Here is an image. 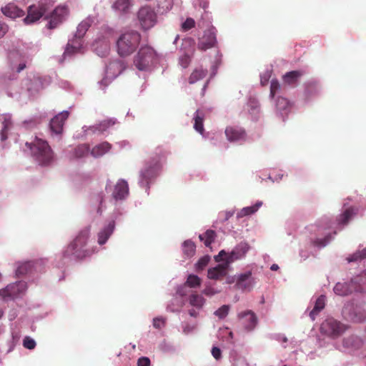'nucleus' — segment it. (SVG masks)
Here are the masks:
<instances>
[{
  "label": "nucleus",
  "mask_w": 366,
  "mask_h": 366,
  "mask_svg": "<svg viewBox=\"0 0 366 366\" xmlns=\"http://www.w3.org/2000/svg\"><path fill=\"white\" fill-rule=\"evenodd\" d=\"M352 284L347 282H337L334 287V292L336 295L340 296H346L352 293Z\"/></svg>",
  "instance_id": "b1692460"
},
{
  "label": "nucleus",
  "mask_w": 366,
  "mask_h": 366,
  "mask_svg": "<svg viewBox=\"0 0 366 366\" xmlns=\"http://www.w3.org/2000/svg\"><path fill=\"white\" fill-rule=\"evenodd\" d=\"M129 194V186L127 182L124 179H119L112 193V197L115 200H122L125 199Z\"/></svg>",
  "instance_id": "f3484780"
},
{
  "label": "nucleus",
  "mask_w": 366,
  "mask_h": 366,
  "mask_svg": "<svg viewBox=\"0 0 366 366\" xmlns=\"http://www.w3.org/2000/svg\"><path fill=\"white\" fill-rule=\"evenodd\" d=\"M189 302L192 306L201 308L204 303V299L200 295L192 294L189 297Z\"/></svg>",
  "instance_id": "e433bc0d"
},
{
  "label": "nucleus",
  "mask_w": 366,
  "mask_h": 366,
  "mask_svg": "<svg viewBox=\"0 0 366 366\" xmlns=\"http://www.w3.org/2000/svg\"><path fill=\"white\" fill-rule=\"evenodd\" d=\"M216 43V29L214 27H211L204 31L202 38L199 39L197 48L201 51H206L214 47Z\"/></svg>",
  "instance_id": "9b49d317"
},
{
  "label": "nucleus",
  "mask_w": 366,
  "mask_h": 366,
  "mask_svg": "<svg viewBox=\"0 0 366 366\" xmlns=\"http://www.w3.org/2000/svg\"><path fill=\"white\" fill-rule=\"evenodd\" d=\"M207 74V70L202 68H197L189 77V83L194 84L197 81L203 79Z\"/></svg>",
  "instance_id": "cd10ccee"
},
{
  "label": "nucleus",
  "mask_w": 366,
  "mask_h": 366,
  "mask_svg": "<svg viewBox=\"0 0 366 366\" xmlns=\"http://www.w3.org/2000/svg\"><path fill=\"white\" fill-rule=\"evenodd\" d=\"M279 268L278 265L276 264H274L271 266V269L272 270H277V269Z\"/></svg>",
  "instance_id": "774afa93"
},
{
  "label": "nucleus",
  "mask_w": 366,
  "mask_h": 366,
  "mask_svg": "<svg viewBox=\"0 0 366 366\" xmlns=\"http://www.w3.org/2000/svg\"><path fill=\"white\" fill-rule=\"evenodd\" d=\"M230 263L227 260L208 269L207 276L212 280H221L227 274Z\"/></svg>",
  "instance_id": "dca6fc26"
},
{
  "label": "nucleus",
  "mask_w": 366,
  "mask_h": 366,
  "mask_svg": "<svg viewBox=\"0 0 366 366\" xmlns=\"http://www.w3.org/2000/svg\"><path fill=\"white\" fill-rule=\"evenodd\" d=\"M89 27L90 24L88 21H81L77 26L75 37L78 39H81V37H83Z\"/></svg>",
  "instance_id": "ea45409f"
},
{
  "label": "nucleus",
  "mask_w": 366,
  "mask_h": 366,
  "mask_svg": "<svg viewBox=\"0 0 366 366\" xmlns=\"http://www.w3.org/2000/svg\"><path fill=\"white\" fill-rule=\"evenodd\" d=\"M194 328H195V327L194 325L193 326L186 325L183 329V332L185 334H188V333L191 332L192 331H193Z\"/></svg>",
  "instance_id": "052dcab7"
},
{
  "label": "nucleus",
  "mask_w": 366,
  "mask_h": 366,
  "mask_svg": "<svg viewBox=\"0 0 366 366\" xmlns=\"http://www.w3.org/2000/svg\"><path fill=\"white\" fill-rule=\"evenodd\" d=\"M26 283L24 281H19L14 284L7 285L5 288L0 290V296L4 300L14 299L20 297L26 292Z\"/></svg>",
  "instance_id": "9d476101"
},
{
  "label": "nucleus",
  "mask_w": 366,
  "mask_h": 366,
  "mask_svg": "<svg viewBox=\"0 0 366 366\" xmlns=\"http://www.w3.org/2000/svg\"><path fill=\"white\" fill-rule=\"evenodd\" d=\"M31 267L32 265L30 262L18 263V266L16 269V275L17 277L24 275L31 271Z\"/></svg>",
  "instance_id": "f704fd0d"
},
{
  "label": "nucleus",
  "mask_w": 366,
  "mask_h": 366,
  "mask_svg": "<svg viewBox=\"0 0 366 366\" xmlns=\"http://www.w3.org/2000/svg\"><path fill=\"white\" fill-rule=\"evenodd\" d=\"M151 361L147 357H139L137 360V366H150Z\"/></svg>",
  "instance_id": "3c124183"
},
{
  "label": "nucleus",
  "mask_w": 366,
  "mask_h": 366,
  "mask_svg": "<svg viewBox=\"0 0 366 366\" xmlns=\"http://www.w3.org/2000/svg\"><path fill=\"white\" fill-rule=\"evenodd\" d=\"M137 21L143 31H147L155 26L157 22V14L150 6L141 7L137 14Z\"/></svg>",
  "instance_id": "0eeeda50"
},
{
  "label": "nucleus",
  "mask_w": 366,
  "mask_h": 366,
  "mask_svg": "<svg viewBox=\"0 0 366 366\" xmlns=\"http://www.w3.org/2000/svg\"><path fill=\"white\" fill-rule=\"evenodd\" d=\"M51 6L50 0H41L36 4L29 6L27 9V16L24 19V23L30 24L37 21Z\"/></svg>",
  "instance_id": "423d86ee"
},
{
  "label": "nucleus",
  "mask_w": 366,
  "mask_h": 366,
  "mask_svg": "<svg viewBox=\"0 0 366 366\" xmlns=\"http://www.w3.org/2000/svg\"><path fill=\"white\" fill-rule=\"evenodd\" d=\"M225 135L229 142H238L245 139L244 129L237 127H227L225 129Z\"/></svg>",
  "instance_id": "a211bd4d"
},
{
  "label": "nucleus",
  "mask_w": 366,
  "mask_h": 366,
  "mask_svg": "<svg viewBox=\"0 0 366 366\" xmlns=\"http://www.w3.org/2000/svg\"><path fill=\"white\" fill-rule=\"evenodd\" d=\"M202 282L201 279L194 274H189L187 279L186 282L184 283V286L191 287V288H197L200 286Z\"/></svg>",
  "instance_id": "4c0bfd02"
},
{
  "label": "nucleus",
  "mask_w": 366,
  "mask_h": 366,
  "mask_svg": "<svg viewBox=\"0 0 366 366\" xmlns=\"http://www.w3.org/2000/svg\"><path fill=\"white\" fill-rule=\"evenodd\" d=\"M131 6V0H116L112 5V8L121 13H127Z\"/></svg>",
  "instance_id": "c85d7f7f"
},
{
  "label": "nucleus",
  "mask_w": 366,
  "mask_h": 366,
  "mask_svg": "<svg viewBox=\"0 0 366 366\" xmlns=\"http://www.w3.org/2000/svg\"><path fill=\"white\" fill-rule=\"evenodd\" d=\"M67 14V9L65 6H57L50 14L49 17V29H54L60 24L66 15Z\"/></svg>",
  "instance_id": "4468645a"
},
{
  "label": "nucleus",
  "mask_w": 366,
  "mask_h": 366,
  "mask_svg": "<svg viewBox=\"0 0 366 366\" xmlns=\"http://www.w3.org/2000/svg\"><path fill=\"white\" fill-rule=\"evenodd\" d=\"M210 257L207 255L201 257L196 264L197 270H202L209 263Z\"/></svg>",
  "instance_id": "c03bdc74"
},
{
  "label": "nucleus",
  "mask_w": 366,
  "mask_h": 366,
  "mask_svg": "<svg viewBox=\"0 0 366 366\" xmlns=\"http://www.w3.org/2000/svg\"><path fill=\"white\" fill-rule=\"evenodd\" d=\"M325 299L326 297L325 295H320L317 299L313 310L310 312V317L312 320H315L319 312L325 308Z\"/></svg>",
  "instance_id": "a878e982"
},
{
  "label": "nucleus",
  "mask_w": 366,
  "mask_h": 366,
  "mask_svg": "<svg viewBox=\"0 0 366 366\" xmlns=\"http://www.w3.org/2000/svg\"><path fill=\"white\" fill-rule=\"evenodd\" d=\"M77 48L75 47V46H73L72 45H71L70 44H67V46L66 48V50H65V52L64 54H72V53H74L77 51Z\"/></svg>",
  "instance_id": "4d7b16f0"
},
{
  "label": "nucleus",
  "mask_w": 366,
  "mask_h": 366,
  "mask_svg": "<svg viewBox=\"0 0 366 366\" xmlns=\"http://www.w3.org/2000/svg\"><path fill=\"white\" fill-rule=\"evenodd\" d=\"M280 89V84L277 80H272L270 84V97L274 98L276 92Z\"/></svg>",
  "instance_id": "8fccbe9b"
},
{
  "label": "nucleus",
  "mask_w": 366,
  "mask_h": 366,
  "mask_svg": "<svg viewBox=\"0 0 366 366\" xmlns=\"http://www.w3.org/2000/svg\"><path fill=\"white\" fill-rule=\"evenodd\" d=\"M1 11L5 16L11 19H16L24 15V11L12 3H9L4 7H2Z\"/></svg>",
  "instance_id": "6ab92c4d"
},
{
  "label": "nucleus",
  "mask_w": 366,
  "mask_h": 366,
  "mask_svg": "<svg viewBox=\"0 0 366 366\" xmlns=\"http://www.w3.org/2000/svg\"><path fill=\"white\" fill-rule=\"evenodd\" d=\"M302 72L300 71H292L287 72L283 76L284 82L290 85H293L297 83L298 79L302 76Z\"/></svg>",
  "instance_id": "2f4dec72"
},
{
  "label": "nucleus",
  "mask_w": 366,
  "mask_h": 366,
  "mask_svg": "<svg viewBox=\"0 0 366 366\" xmlns=\"http://www.w3.org/2000/svg\"><path fill=\"white\" fill-rule=\"evenodd\" d=\"M346 329L345 325L333 318L325 320L320 326V332L322 334L334 339L343 334Z\"/></svg>",
  "instance_id": "1a4fd4ad"
},
{
  "label": "nucleus",
  "mask_w": 366,
  "mask_h": 366,
  "mask_svg": "<svg viewBox=\"0 0 366 366\" xmlns=\"http://www.w3.org/2000/svg\"><path fill=\"white\" fill-rule=\"evenodd\" d=\"M37 85L39 84V81L37 80H29V84L27 85V89L29 91V92H31L33 90V87L32 86L33 85Z\"/></svg>",
  "instance_id": "bf43d9fd"
},
{
  "label": "nucleus",
  "mask_w": 366,
  "mask_h": 366,
  "mask_svg": "<svg viewBox=\"0 0 366 366\" xmlns=\"http://www.w3.org/2000/svg\"><path fill=\"white\" fill-rule=\"evenodd\" d=\"M217 293V291H216L214 288L211 287H207L203 290V294H204L207 296H212Z\"/></svg>",
  "instance_id": "6e6d98bb"
},
{
  "label": "nucleus",
  "mask_w": 366,
  "mask_h": 366,
  "mask_svg": "<svg viewBox=\"0 0 366 366\" xmlns=\"http://www.w3.org/2000/svg\"><path fill=\"white\" fill-rule=\"evenodd\" d=\"M362 256H361V253H360V251H357L356 252H355L354 254H352V255H350V257H347V261L349 262H356L359 259H362Z\"/></svg>",
  "instance_id": "864d4df0"
},
{
  "label": "nucleus",
  "mask_w": 366,
  "mask_h": 366,
  "mask_svg": "<svg viewBox=\"0 0 366 366\" xmlns=\"http://www.w3.org/2000/svg\"><path fill=\"white\" fill-rule=\"evenodd\" d=\"M354 209L352 208L347 209L342 214L340 215L338 218L339 224H346L349 222V220L354 215Z\"/></svg>",
  "instance_id": "58836bf2"
},
{
  "label": "nucleus",
  "mask_w": 366,
  "mask_h": 366,
  "mask_svg": "<svg viewBox=\"0 0 366 366\" xmlns=\"http://www.w3.org/2000/svg\"><path fill=\"white\" fill-rule=\"evenodd\" d=\"M360 253H361V256H362V259L366 258V248H365L362 250H361Z\"/></svg>",
  "instance_id": "338daca9"
},
{
  "label": "nucleus",
  "mask_w": 366,
  "mask_h": 366,
  "mask_svg": "<svg viewBox=\"0 0 366 366\" xmlns=\"http://www.w3.org/2000/svg\"><path fill=\"white\" fill-rule=\"evenodd\" d=\"M366 319V312L362 309H358V312L354 313L352 320L354 322H361Z\"/></svg>",
  "instance_id": "79ce46f5"
},
{
  "label": "nucleus",
  "mask_w": 366,
  "mask_h": 366,
  "mask_svg": "<svg viewBox=\"0 0 366 366\" xmlns=\"http://www.w3.org/2000/svg\"><path fill=\"white\" fill-rule=\"evenodd\" d=\"M142 39L141 34L134 30L122 33L117 39L116 48L121 57L132 55L139 46Z\"/></svg>",
  "instance_id": "f257e3e1"
},
{
  "label": "nucleus",
  "mask_w": 366,
  "mask_h": 366,
  "mask_svg": "<svg viewBox=\"0 0 366 366\" xmlns=\"http://www.w3.org/2000/svg\"><path fill=\"white\" fill-rule=\"evenodd\" d=\"M69 112L64 111L56 115L50 122V129L52 132L59 134L63 131L64 122L69 117Z\"/></svg>",
  "instance_id": "2eb2a0df"
},
{
  "label": "nucleus",
  "mask_w": 366,
  "mask_h": 366,
  "mask_svg": "<svg viewBox=\"0 0 366 366\" xmlns=\"http://www.w3.org/2000/svg\"><path fill=\"white\" fill-rule=\"evenodd\" d=\"M363 345L362 340L357 336H350L343 340V345L345 347L357 350Z\"/></svg>",
  "instance_id": "393cba45"
},
{
  "label": "nucleus",
  "mask_w": 366,
  "mask_h": 366,
  "mask_svg": "<svg viewBox=\"0 0 366 366\" xmlns=\"http://www.w3.org/2000/svg\"><path fill=\"white\" fill-rule=\"evenodd\" d=\"M249 249L250 246L247 242H241L234 247L229 254H227L224 250L220 251L218 256L216 257V260H227L229 263L231 264L232 262L245 257Z\"/></svg>",
  "instance_id": "6e6552de"
},
{
  "label": "nucleus",
  "mask_w": 366,
  "mask_h": 366,
  "mask_svg": "<svg viewBox=\"0 0 366 366\" xmlns=\"http://www.w3.org/2000/svg\"><path fill=\"white\" fill-rule=\"evenodd\" d=\"M332 237L330 234L327 235L324 239H317L314 241L315 246L322 247L326 246V244L330 241Z\"/></svg>",
  "instance_id": "de8ad7c7"
},
{
  "label": "nucleus",
  "mask_w": 366,
  "mask_h": 366,
  "mask_svg": "<svg viewBox=\"0 0 366 366\" xmlns=\"http://www.w3.org/2000/svg\"><path fill=\"white\" fill-rule=\"evenodd\" d=\"M191 62V57L189 54H184L181 56L179 59V64L184 69H186L189 66Z\"/></svg>",
  "instance_id": "a18cd8bd"
},
{
  "label": "nucleus",
  "mask_w": 366,
  "mask_h": 366,
  "mask_svg": "<svg viewBox=\"0 0 366 366\" xmlns=\"http://www.w3.org/2000/svg\"><path fill=\"white\" fill-rule=\"evenodd\" d=\"M189 314L190 316L196 317L198 315V312L195 310L191 309L189 310Z\"/></svg>",
  "instance_id": "69168bd1"
},
{
  "label": "nucleus",
  "mask_w": 366,
  "mask_h": 366,
  "mask_svg": "<svg viewBox=\"0 0 366 366\" xmlns=\"http://www.w3.org/2000/svg\"><path fill=\"white\" fill-rule=\"evenodd\" d=\"M267 82H268V77L262 76L261 77V84H262V85L264 86V85H266L267 84Z\"/></svg>",
  "instance_id": "e2e57ef3"
},
{
  "label": "nucleus",
  "mask_w": 366,
  "mask_h": 366,
  "mask_svg": "<svg viewBox=\"0 0 366 366\" xmlns=\"http://www.w3.org/2000/svg\"><path fill=\"white\" fill-rule=\"evenodd\" d=\"M182 251L187 257H192L195 254L196 245L192 241L186 240L182 244Z\"/></svg>",
  "instance_id": "7c9ffc66"
},
{
  "label": "nucleus",
  "mask_w": 366,
  "mask_h": 366,
  "mask_svg": "<svg viewBox=\"0 0 366 366\" xmlns=\"http://www.w3.org/2000/svg\"><path fill=\"white\" fill-rule=\"evenodd\" d=\"M114 222H110L107 227L98 233V243L99 244H104L110 235L112 234L114 229Z\"/></svg>",
  "instance_id": "4be33fe9"
},
{
  "label": "nucleus",
  "mask_w": 366,
  "mask_h": 366,
  "mask_svg": "<svg viewBox=\"0 0 366 366\" xmlns=\"http://www.w3.org/2000/svg\"><path fill=\"white\" fill-rule=\"evenodd\" d=\"M124 69L125 66L122 61H115L111 62L107 67V76L105 79L102 80L101 84H104V86H106L107 84L108 79L117 77L124 70Z\"/></svg>",
  "instance_id": "ddd939ff"
},
{
  "label": "nucleus",
  "mask_w": 366,
  "mask_h": 366,
  "mask_svg": "<svg viewBox=\"0 0 366 366\" xmlns=\"http://www.w3.org/2000/svg\"><path fill=\"white\" fill-rule=\"evenodd\" d=\"M251 272L242 274L238 277L235 287L242 290H250L252 287Z\"/></svg>",
  "instance_id": "aec40b11"
},
{
  "label": "nucleus",
  "mask_w": 366,
  "mask_h": 366,
  "mask_svg": "<svg viewBox=\"0 0 366 366\" xmlns=\"http://www.w3.org/2000/svg\"><path fill=\"white\" fill-rule=\"evenodd\" d=\"M165 324L164 320L163 318L160 317H156L153 320V326L155 328L160 329L162 328Z\"/></svg>",
  "instance_id": "603ef678"
},
{
  "label": "nucleus",
  "mask_w": 366,
  "mask_h": 366,
  "mask_svg": "<svg viewBox=\"0 0 366 366\" xmlns=\"http://www.w3.org/2000/svg\"><path fill=\"white\" fill-rule=\"evenodd\" d=\"M212 355L216 360H219L221 357L222 352L219 348L213 347L212 349Z\"/></svg>",
  "instance_id": "5fc2aeb1"
},
{
  "label": "nucleus",
  "mask_w": 366,
  "mask_h": 366,
  "mask_svg": "<svg viewBox=\"0 0 366 366\" xmlns=\"http://www.w3.org/2000/svg\"><path fill=\"white\" fill-rule=\"evenodd\" d=\"M262 203L261 202H257L254 205L251 207H247L243 208L239 213L238 217H242L244 216L252 214L256 212L258 209L262 206Z\"/></svg>",
  "instance_id": "c9c22d12"
},
{
  "label": "nucleus",
  "mask_w": 366,
  "mask_h": 366,
  "mask_svg": "<svg viewBox=\"0 0 366 366\" xmlns=\"http://www.w3.org/2000/svg\"><path fill=\"white\" fill-rule=\"evenodd\" d=\"M229 310V306L224 305L216 310L214 315L219 318L223 319L228 315Z\"/></svg>",
  "instance_id": "37998d69"
},
{
  "label": "nucleus",
  "mask_w": 366,
  "mask_h": 366,
  "mask_svg": "<svg viewBox=\"0 0 366 366\" xmlns=\"http://www.w3.org/2000/svg\"><path fill=\"white\" fill-rule=\"evenodd\" d=\"M164 154L162 149L157 148L155 152L150 157L149 162L147 163L144 169L142 171L141 177L147 184L149 180L157 176L161 167V160L164 157Z\"/></svg>",
  "instance_id": "39448f33"
},
{
  "label": "nucleus",
  "mask_w": 366,
  "mask_h": 366,
  "mask_svg": "<svg viewBox=\"0 0 366 366\" xmlns=\"http://www.w3.org/2000/svg\"><path fill=\"white\" fill-rule=\"evenodd\" d=\"M115 121L113 119H106L102 122H101L99 124H98L96 127V129L99 132H104L107 130V128L114 125Z\"/></svg>",
  "instance_id": "a19ab883"
},
{
  "label": "nucleus",
  "mask_w": 366,
  "mask_h": 366,
  "mask_svg": "<svg viewBox=\"0 0 366 366\" xmlns=\"http://www.w3.org/2000/svg\"><path fill=\"white\" fill-rule=\"evenodd\" d=\"M216 237V232L212 229H208L204 234L199 235V239L204 242V244L206 247H210L211 244L214 241Z\"/></svg>",
  "instance_id": "c756f323"
},
{
  "label": "nucleus",
  "mask_w": 366,
  "mask_h": 366,
  "mask_svg": "<svg viewBox=\"0 0 366 366\" xmlns=\"http://www.w3.org/2000/svg\"><path fill=\"white\" fill-rule=\"evenodd\" d=\"M111 148L112 145L109 142H104L94 146L90 152L92 157L98 158L107 153Z\"/></svg>",
  "instance_id": "412c9836"
},
{
  "label": "nucleus",
  "mask_w": 366,
  "mask_h": 366,
  "mask_svg": "<svg viewBox=\"0 0 366 366\" xmlns=\"http://www.w3.org/2000/svg\"><path fill=\"white\" fill-rule=\"evenodd\" d=\"M204 118V114L201 110H197L194 116V129L200 134H203L204 132V125L203 121Z\"/></svg>",
  "instance_id": "bb28decb"
},
{
  "label": "nucleus",
  "mask_w": 366,
  "mask_h": 366,
  "mask_svg": "<svg viewBox=\"0 0 366 366\" xmlns=\"http://www.w3.org/2000/svg\"><path fill=\"white\" fill-rule=\"evenodd\" d=\"M89 151L90 149L88 144H79L74 149L72 155L74 158L79 159L86 156Z\"/></svg>",
  "instance_id": "473e14b6"
},
{
  "label": "nucleus",
  "mask_w": 366,
  "mask_h": 366,
  "mask_svg": "<svg viewBox=\"0 0 366 366\" xmlns=\"http://www.w3.org/2000/svg\"><path fill=\"white\" fill-rule=\"evenodd\" d=\"M157 61V54L149 46H142L134 58V64L139 71H147Z\"/></svg>",
  "instance_id": "20e7f679"
},
{
  "label": "nucleus",
  "mask_w": 366,
  "mask_h": 366,
  "mask_svg": "<svg viewBox=\"0 0 366 366\" xmlns=\"http://www.w3.org/2000/svg\"><path fill=\"white\" fill-rule=\"evenodd\" d=\"M0 121L3 125L1 132V140H5L7 139V131L10 129L12 124L11 115L6 114L0 115Z\"/></svg>",
  "instance_id": "5701e85b"
},
{
  "label": "nucleus",
  "mask_w": 366,
  "mask_h": 366,
  "mask_svg": "<svg viewBox=\"0 0 366 366\" xmlns=\"http://www.w3.org/2000/svg\"><path fill=\"white\" fill-rule=\"evenodd\" d=\"M276 107L280 112L287 114L290 108V103L286 98L278 97L276 102Z\"/></svg>",
  "instance_id": "72a5a7b5"
},
{
  "label": "nucleus",
  "mask_w": 366,
  "mask_h": 366,
  "mask_svg": "<svg viewBox=\"0 0 366 366\" xmlns=\"http://www.w3.org/2000/svg\"><path fill=\"white\" fill-rule=\"evenodd\" d=\"M36 345V342L30 337H25L23 340V346L26 349L33 350Z\"/></svg>",
  "instance_id": "49530a36"
},
{
  "label": "nucleus",
  "mask_w": 366,
  "mask_h": 366,
  "mask_svg": "<svg viewBox=\"0 0 366 366\" xmlns=\"http://www.w3.org/2000/svg\"><path fill=\"white\" fill-rule=\"evenodd\" d=\"M89 233V227H85L81 230L66 247L64 255L74 256L76 259H82L90 255L92 251L87 247Z\"/></svg>",
  "instance_id": "f03ea898"
},
{
  "label": "nucleus",
  "mask_w": 366,
  "mask_h": 366,
  "mask_svg": "<svg viewBox=\"0 0 366 366\" xmlns=\"http://www.w3.org/2000/svg\"><path fill=\"white\" fill-rule=\"evenodd\" d=\"M7 31V26L4 23L0 21V38L4 36Z\"/></svg>",
  "instance_id": "13d9d810"
},
{
  "label": "nucleus",
  "mask_w": 366,
  "mask_h": 366,
  "mask_svg": "<svg viewBox=\"0 0 366 366\" xmlns=\"http://www.w3.org/2000/svg\"><path fill=\"white\" fill-rule=\"evenodd\" d=\"M30 149L32 156L41 165L49 164L53 159L52 151L48 143L37 137L31 143H26Z\"/></svg>",
  "instance_id": "7ed1b4c3"
},
{
  "label": "nucleus",
  "mask_w": 366,
  "mask_h": 366,
  "mask_svg": "<svg viewBox=\"0 0 366 366\" xmlns=\"http://www.w3.org/2000/svg\"><path fill=\"white\" fill-rule=\"evenodd\" d=\"M109 51V45L107 43H104V51L101 54L102 56H104ZM100 55V54H99Z\"/></svg>",
  "instance_id": "0e129e2a"
},
{
  "label": "nucleus",
  "mask_w": 366,
  "mask_h": 366,
  "mask_svg": "<svg viewBox=\"0 0 366 366\" xmlns=\"http://www.w3.org/2000/svg\"><path fill=\"white\" fill-rule=\"evenodd\" d=\"M237 318L247 332L253 330L257 325V317L252 310H245L237 314Z\"/></svg>",
  "instance_id": "f8f14e48"
},
{
  "label": "nucleus",
  "mask_w": 366,
  "mask_h": 366,
  "mask_svg": "<svg viewBox=\"0 0 366 366\" xmlns=\"http://www.w3.org/2000/svg\"><path fill=\"white\" fill-rule=\"evenodd\" d=\"M26 67V64L24 63H20L18 66V67L16 68V73H19L21 72L23 69H24Z\"/></svg>",
  "instance_id": "680f3d73"
},
{
  "label": "nucleus",
  "mask_w": 366,
  "mask_h": 366,
  "mask_svg": "<svg viewBox=\"0 0 366 366\" xmlns=\"http://www.w3.org/2000/svg\"><path fill=\"white\" fill-rule=\"evenodd\" d=\"M195 21L192 18H187L185 21L182 24V29L184 31H188L194 27Z\"/></svg>",
  "instance_id": "09e8293b"
}]
</instances>
